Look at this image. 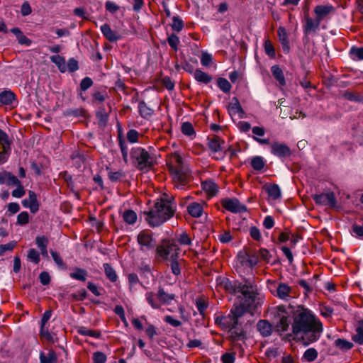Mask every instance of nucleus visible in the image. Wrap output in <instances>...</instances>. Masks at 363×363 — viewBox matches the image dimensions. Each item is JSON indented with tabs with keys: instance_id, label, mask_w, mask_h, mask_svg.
I'll return each instance as SVG.
<instances>
[{
	"instance_id": "obj_31",
	"label": "nucleus",
	"mask_w": 363,
	"mask_h": 363,
	"mask_svg": "<svg viewBox=\"0 0 363 363\" xmlns=\"http://www.w3.org/2000/svg\"><path fill=\"white\" fill-rule=\"evenodd\" d=\"M271 71L274 77L278 81L281 86L286 84V80L282 69L279 65H274L271 68Z\"/></svg>"
},
{
	"instance_id": "obj_24",
	"label": "nucleus",
	"mask_w": 363,
	"mask_h": 363,
	"mask_svg": "<svg viewBox=\"0 0 363 363\" xmlns=\"http://www.w3.org/2000/svg\"><path fill=\"white\" fill-rule=\"evenodd\" d=\"M187 211L191 216L199 218L201 216L203 209L201 203L193 202L188 206Z\"/></svg>"
},
{
	"instance_id": "obj_23",
	"label": "nucleus",
	"mask_w": 363,
	"mask_h": 363,
	"mask_svg": "<svg viewBox=\"0 0 363 363\" xmlns=\"http://www.w3.org/2000/svg\"><path fill=\"white\" fill-rule=\"evenodd\" d=\"M252 132L255 136L253 137L254 140H256L257 143H259L261 145H268L269 144V139H262L259 138L257 136H263L265 134V130L263 127L259 126H255L252 129Z\"/></svg>"
},
{
	"instance_id": "obj_59",
	"label": "nucleus",
	"mask_w": 363,
	"mask_h": 363,
	"mask_svg": "<svg viewBox=\"0 0 363 363\" xmlns=\"http://www.w3.org/2000/svg\"><path fill=\"white\" fill-rule=\"evenodd\" d=\"M16 245V242L11 241L4 245H0V256H2L6 251H12Z\"/></svg>"
},
{
	"instance_id": "obj_52",
	"label": "nucleus",
	"mask_w": 363,
	"mask_h": 363,
	"mask_svg": "<svg viewBox=\"0 0 363 363\" xmlns=\"http://www.w3.org/2000/svg\"><path fill=\"white\" fill-rule=\"evenodd\" d=\"M178 242L182 245H191V240L189 235L186 233H182L178 235L177 238Z\"/></svg>"
},
{
	"instance_id": "obj_55",
	"label": "nucleus",
	"mask_w": 363,
	"mask_h": 363,
	"mask_svg": "<svg viewBox=\"0 0 363 363\" xmlns=\"http://www.w3.org/2000/svg\"><path fill=\"white\" fill-rule=\"evenodd\" d=\"M172 28L173 30L179 32L183 28V21L178 16H174L172 18Z\"/></svg>"
},
{
	"instance_id": "obj_36",
	"label": "nucleus",
	"mask_w": 363,
	"mask_h": 363,
	"mask_svg": "<svg viewBox=\"0 0 363 363\" xmlns=\"http://www.w3.org/2000/svg\"><path fill=\"white\" fill-rule=\"evenodd\" d=\"M352 340L359 345L363 344V320L358 322L356 334L352 336Z\"/></svg>"
},
{
	"instance_id": "obj_42",
	"label": "nucleus",
	"mask_w": 363,
	"mask_h": 363,
	"mask_svg": "<svg viewBox=\"0 0 363 363\" xmlns=\"http://www.w3.org/2000/svg\"><path fill=\"white\" fill-rule=\"evenodd\" d=\"M125 177V174L122 170L116 172L109 171L108 172V177L112 182H118L121 181Z\"/></svg>"
},
{
	"instance_id": "obj_37",
	"label": "nucleus",
	"mask_w": 363,
	"mask_h": 363,
	"mask_svg": "<svg viewBox=\"0 0 363 363\" xmlns=\"http://www.w3.org/2000/svg\"><path fill=\"white\" fill-rule=\"evenodd\" d=\"M202 189L211 196H214L218 192L217 185L212 181H205L201 184Z\"/></svg>"
},
{
	"instance_id": "obj_45",
	"label": "nucleus",
	"mask_w": 363,
	"mask_h": 363,
	"mask_svg": "<svg viewBox=\"0 0 363 363\" xmlns=\"http://www.w3.org/2000/svg\"><path fill=\"white\" fill-rule=\"evenodd\" d=\"M350 55L352 59L354 60H363V47H352Z\"/></svg>"
},
{
	"instance_id": "obj_32",
	"label": "nucleus",
	"mask_w": 363,
	"mask_h": 363,
	"mask_svg": "<svg viewBox=\"0 0 363 363\" xmlns=\"http://www.w3.org/2000/svg\"><path fill=\"white\" fill-rule=\"evenodd\" d=\"M96 116L100 126H105L106 125L108 120V114L104 106L99 108L96 113Z\"/></svg>"
},
{
	"instance_id": "obj_28",
	"label": "nucleus",
	"mask_w": 363,
	"mask_h": 363,
	"mask_svg": "<svg viewBox=\"0 0 363 363\" xmlns=\"http://www.w3.org/2000/svg\"><path fill=\"white\" fill-rule=\"evenodd\" d=\"M174 298L175 295L174 294H168L161 287L157 294V298L164 304L169 303Z\"/></svg>"
},
{
	"instance_id": "obj_35",
	"label": "nucleus",
	"mask_w": 363,
	"mask_h": 363,
	"mask_svg": "<svg viewBox=\"0 0 363 363\" xmlns=\"http://www.w3.org/2000/svg\"><path fill=\"white\" fill-rule=\"evenodd\" d=\"M178 252H173L171 255V270L172 272L178 276L181 274V268L179 262L177 261Z\"/></svg>"
},
{
	"instance_id": "obj_2",
	"label": "nucleus",
	"mask_w": 363,
	"mask_h": 363,
	"mask_svg": "<svg viewBox=\"0 0 363 363\" xmlns=\"http://www.w3.org/2000/svg\"><path fill=\"white\" fill-rule=\"evenodd\" d=\"M246 312L247 308L244 304L234 305L227 315L216 318L215 323L230 333V338L233 342L242 340L245 337V333L240 319Z\"/></svg>"
},
{
	"instance_id": "obj_16",
	"label": "nucleus",
	"mask_w": 363,
	"mask_h": 363,
	"mask_svg": "<svg viewBox=\"0 0 363 363\" xmlns=\"http://www.w3.org/2000/svg\"><path fill=\"white\" fill-rule=\"evenodd\" d=\"M256 328L263 337H269L274 330L273 325L267 320H259L256 325Z\"/></svg>"
},
{
	"instance_id": "obj_49",
	"label": "nucleus",
	"mask_w": 363,
	"mask_h": 363,
	"mask_svg": "<svg viewBox=\"0 0 363 363\" xmlns=\"http://www.w3.org/2000/svg\"><path fill=\"white\" fill-rule=\"evenodd\" d=\"M145 297L147 303L151 306L152 308L155 309H158L160 308L161 306L159 303V302L156 300L153 292H147L145 294Z\"/></svg>"
},
{
	"instance_id": "obj_12",
	"label": "nucleus",
	"mask_w": 363,
	"mask_h": 363,
	"mask_svg": "<svg viewBox=\"0 0 363 363\" xmlns=\"http://www.w3.org/2000/svg\"><path fill=\"white\" fill-rule=\"evenodd\" d=\"M304 19L303 30L305 35L315 33L319 30L320 22L315 17L313 18L308 13H305Z\"/></svg>"
},
{
	"instance_id": "obj_5",
	"label": "nucleus",
	"mask_w": 363,
	"mask_h": 363,
	"mask_svg": "<svg viewBox=\"0 0 363 363\" xmlns=\"http://www.w3.org/2000/svg\"><path fill=\"white\" fill-rule=\"evenodd\" d=\"M220 285L230 294H242L243 298L245 299L247 306L251 305L255 300L257 295L256 286L248 281H244L243 282L232 281L228 278H223L220 282Z\"/></svg>"
},
{
	"instance_id": "obj_14",
	"label": "nucleus",
	"mask_w": 363,
	"mask_h": 363,
	"mask_svg": "<svg viewBox=\"0 0 363 363\" xmlns=\"http://www.w3.org/2000/svg\"><path fill=\"white\" fill-rule=\"evenodd\" d=\"M207 140L208 147L212 152H219L223 151L225 148V141L216 135L208 136Z\"/></svg>"
},
{
	"instance_id": "obj_60",
	"label": "nucleus",
	"mask_w": 363,
	"mask_h": 363,
	"mask_svg": "<svg viewBox=\"0 0 363 363\" xmlns=\"http://www.w3.org/2000/svg\"><path fill=\"white\" fill-rule=\"evenodd\" d=\"M29 222V215L28 212L23 211L17 216V223L21 225L27 224Z\"/></svg>"
},
{
	"instance_id": "obj_3",
	"label": "nucleus",
	"mask_w": 363,
	"mask_h": 363,
	"mask_svg": "<svg viewBox=\"0 0 363 363\" xmlns=\"http://www.w3.org/2000/svg\"><path fill=\"white\" fill-rule=\"evenodd\" d=\"M176 204L169 199H157L153 206L147 211H144L145 220L151 227H157L169 220L174 215Z\"/></svg>"
},
{
	"instance_id": "obj_63",
	"label": "nucleus",
	"mask_w": 363,
	"mask_h": 363,
	"mask_svg": "<svg viewBox=\"0 0 363 363\" xmlns=\"http://www.w3.org/2000/svg\"><path fill=\"white\" fill-rule=\"evenodd\" d=\"M258 263V257L255 255H247L246 266L250 268L254 267Z\"/></svg>"
},
{
	"instance_id": "obj_39",
	"label": "nucleus",
	"mask_w": 363,
	"mask_h": 363,
	"mask_svg": "<svg viewBox=\"0 0 363 363\" xmlns=\"http://www.w3.org/2000/svg\"><path fill=\"white\" fill-rule=\"evenodd\" d=\"M334 345L335 347H337V348H339L340 350H341L342 351L350 350L353 347L352 342H351L347 340L341 339V338L337 339L335 341Z\"/></svg>"
},
{
	"instance_id": "obj_47",
	"label": "nucleus",
	"mask_w": 363,
	"mask_h": 363,
	"mask_svg": "<svg viewBox=\"0 0 363 363\" xmlns=\"http://www.w3.org/2000/svg\"><path fill=\"white\" fill-rule=\"evenodd\" d=\"M217 85L224 93H229L232 88L230 83L226 79L222 77L218 79Z\"/></svg>"
},
{
	"instance_id": "obj_9",
	"label": "nucleus",
	"mask_w": 363,
	"mask_h": 363,
	"mask_svg": "<svg viewBox=\"0 0 363 363\" xmlns=\"http://www.w3.org/2000/svg\"><path fill=\"white\" fill-rule=\"evenodd\" d=\"M220 203L223 208L232 213H243L247 211L246 206L242 204L236 198H225L221 200Z\"/></svg>"
},
{
	"instance_id": "obj_53",
	"label": "nucleus",
	"mask_w": 363,
	"mask_h": 363,
	"mask_svg": "<svg viewBox=\"0 0 363 363\" xmlns=\"http://www.w3.org/2000/svg\"><path fill=\"white\" fill-rule=\"evenodd\" d=\"M28 259L30 260L31 262L38 264L39 263L40 259V255L38 252L35 249H30L28 252Z\"/></svg>"
},
{
	"instance_id": "obj_43",
	"label": "nucleus",
	"mask_w": 363,
	"mask_h": 363,
	"mask_svg": "<svg viewBox=\"0 0 363 363\" xmlns=\"http://www.w3.org/2000/svg\"><path fill=\"white\" fill-rule=\"evenodd\" d=\"M251 166L256 171L262 170L264 167V161L261 156H255L251 160Z\"/></svg>"
},
{
	"instance_id": "obj_57",
	"label": "nucleus",
	"mask_w": 363,
	"mask_h": 363,
	"mask_svg": "<svg viewBox=\"0 0 363 363\" xmlns=\"http://www.w3.org/2000/svg\"><path fill=\"white\" fill-rule=\"evenodd\" d=\"M66 66L67 71L69 72H74L79 69L78 61L73 57L69 59Z\"/></svg>"
},
{
	"instance_id": "obj_20",
	"label": "nucleus",
	"mask_w": 363,
	"mask_h": 363,
	"mask_svg": "<svg viewBox=\"0 0 363 363\" xmlns=\"http://www.w3.org/2000/svg\"><path fill=\"white\" fill-rule=\"evenodd\" d=\"M277 35L279 42L281 44L283 52L284 53H289L290 51V46L286 30L284 27H279L277 30Z\"/></svg>"
},
{
	"instance_id": "obj_54",
	"label": "nucleus",
	"mask_w": 363,
	"mask_h": 363,
	"mask_svg": "<svg viewBox=\"0 0 363 363\" xmlns=\"http://www.w3.org/2000/svg\"><path fill=\"white\" fill-rule=\"evenodd\" d=\"M139 133L136 130L130 129L127 132L126 138L128 142L135 143L138 141Z\"/></svg>"
},
{
	"instance_id": "obj_8",
	"label": "nucleus",
	"mask_w": 363,
	"mask_h": 363,
	"mask_svg": "<svg viewBox=\"0 0 363 363\" xmlns=\"http://www.w3.org/2000/svg\"><path fill=\"white\" fill-rule=\"evenodd\" d=\"M140 250L143 252H147L156 247V240L151 234L146 231H141L137 237Z\"/></svg>"
},
{
	"instance_id": "obj_6",
	"label": "nucleus",
	"mask_w": 363,
	"mask_h": 363,
	"mask_svg": "<svg viewBox=\"0 0 363 363\" xmlns=\"http://www.w3.org/2000/svg\"><path fill=\"white\" fill-rule=\"evenodd\" d=\"M133 164L140 170L152 168L156 163L155 157L145 148L134 147L130 152Z\"/></svg>"
},
{
	"instance_id": "obj_29",
	"label": "nucleus",
	"mask_w": 363,
	"mask_h": 363,
	"mask_svg": "<svg viewBox=\"0 0 363 363\" xmlns=\"http://www.w3.org/2000/svg\"><path fill=\"white\" fill-rule=\"evenodd\" d=\"M51 62L54 63L62 73L67 72L66 62L64 57L60 55H52L50 57Z\"/></svg>"
},
{
	"instance_id": "obj_56",
	"label": "nucleus",
	"mask_w": 363,
	"mask_h": 363,
	"mask_svg": "<svg viewBox=\"0 0 363 363\" xmlns=\"http://www.w3.org/2000/svg\"><path fill=\"white\" fill-rule=\"evenodd\" d=\"M40 335L41 337L46 339L49 342H54L52 335L50 333L48 328L45 325H43H43L40 326Z\"/></svg>"
},
{
	"instance_id": "obj_33",
	"label": "nucleus",
	"mask_w": 363,
	"mask_h": 363,
	"mask_svg": "<svg viewBox=\"0 0 363 363\" xmlns=\"http://www.w3.org/2000/svg\"><path fill=\"white\" fill-rule=\"evenodd\" d=\"M122 216L123 220L129 225L135 224L138 219L137 213L131 209L125 210Z\"/></svg>"
},
{
	"instance_id": "obj_21",
	"label": "nucleus",
	"mask_w": 363,
	"mask_h": 363,
	"mask_svg": "<svg viewBox=\"0 0 363 363\" xmlns=\"http://www.w3.org/2000/svg\"><path fill=\"white\" fill-rule=\"evenodd\" d=\"M264 189L267 193L268 196L274 200H277L280 198L281 190L277 184H267L264 186Z\"/></svg>"
},
{
	"instance_id": "obj_25",
	"label": "nucleus",
	"mask_w": 363,
	"mask_h": 363,
	"mask_svg": "<svg viewBox=\"0 0 363 363\" xmlns=\"http://www.w3.org/2000/svg\"><path fill=\"white\" fill-rule=\"evenodd\" d=\"M118 145L121 152L123 160L125 164L128 163V147L125 138L119 134L118 136Z\"/></svg>"
},
{
	"instance_id": "obj_40",
	"label": "nucleus",
	"mask_w": 363,
	"mask_h": 363,
	"mask_svg": "<svg viewBox=\"0 0 363 363\" xmlns=\"http://www.w3.org/2000/svg\"><path fill=\"white\" fill-rule=\"evenodd\" d=\"M69 276L74 279L85 281L87 272L82 268H76L74 272L69 274Z\"/></svg>"
},
{
	"instance_id": "obj_30",
	"label": "nucleus",
	"mask_w": 363,
	"mask_h": 363,
	"mask_svg": "<svg viewBox=\"0 0 363 363\" xmlns=\"http://www.w3.org/2000/svg\"><path fill=\"white\" fill-rule=\"evenodd\" d=\"M194 77L197 82L206 84L210 83L213 79L211 75L199 69L195 70L194 73Z\"/></svg>"
},
{
	"instance_id": "obj_13",
	"label": "nucleus",
	"mask_w": 363,
	"mask_h": 363,
	"mask_svg": "<svg viewBox=\"0 0 363 363\" xmlns=\"http://www.w3.org/2000/svg\"><path fill=\"white\" fill-rule=\"evenodd\" d=\"M271 152L279 158L289 157L291 155V151L288 145L278 142L272 144Z\"/></svg>"
},
{
	"instance_id": "obj_50",
	"label": "nucleus",
	"mask_w": 363,
	"mask_h": 363,
	"mask_svg": "<svg viewBox=\"0 0 363 363\" xmlns=\"http://www.w3.org/2000/svg\"><path fill=\"white\" fill-rule=\"evenodd\" d=\"M169 46L177 52L178 50V45L180 42L179 37L175 34H171L167 39Z\"/></svg>"
},
{
	"instance_id": "obj_11",
	"label": "nucleus",
	"mask_w": 363,
	"mask_h": 363,
	"mask_svg": "<svg viewBox=\"0 0 363 363\" xmlns=\"http://www.w3.org/2000/svg\"><path fill=\"white\" fill-rule=\"evenodd\" d=\"M312 198L315 203L318 205L328 206L330 208H335L337 201L335 194L333 191H329L325 194H313Z\"/></svg>"
},
{
	"instance_id": "obj_15",
	"label": "nucleus",
	"mask_w": 363,
	"mask_h": 363,
	"mask_svg": "<svg viewBox=\"0 0 363 363\" xmlns=\"http://www.w3.org/2000/svg\"><path fill=\"white\" fill-rule=\"evenodd\" d=\"M334 11V7L331 5H318L313 9L315 17L320 23Z\"/></svg>"
},
{
	"instance_id": "obj_4",
	"label": "nucleus",
	"mask_w": 363,
	"mask_h": 363,
	"mask_svg": "<svg viewBox=\"0 0 363 363\" xmlns=\"http://www.w3.org/2000/svg\"><path fill=\"white\" fill-rule=\"evenodd\" d=\"M171 172L175 187L182 189L190 179V172L183 162L182 157L177 152L172 154L167 162Z\"/></svg>"
},
{
	"instance_id": "obj_17",
	"label": "nucleus",
	"mask_w": 363,
	"mask_h": 363,
	"mask_svg": "<svg viewBox=\"0 0 363 363\" xmlns=\"http://www.w3.org/2000/svg\"><path fill=\"white\" fill-rule=\"evenodd\" d=\"M0 103L11 106L17 105V99L16 94L11 90H4L0 92Z\"/></svg>"
},
{
	"instance_id": "obj_61",
	"label": "nucleus",
	"mask_w": 363,
	"mask_h": 363,
	"mask_svg": "<svg viewBox=\"0 0 363 363\" xmlns=\"http://www.w3.org/2000/svg\"><path fill=\"white\" fill-rule=\"evenodd\" d=\"M50 254L52 255L53 260L57 264L58 267L62 268H66V265L58 252L51 250Z\"/></svg>"
},
{
	"instance_id": "obj_62",
	"label": "nucleus",
	"mask_w": 363,
	"mask_h": 363,
	"mask_svg": "<svg viewBox=\"0 0 363 363\" xmlns=\"http://www.w3.org/2000/svg\"><path fill=\"white\" fill-rule=\"evenodd\" d=\"M106 354L101 352L98 351L93 354L94 363H106Z\"/></svg>"
},
{
	"instance_id": "obj_10",
	"label": "nucleus",
	"mask_w": 363,
	"mask_h": 363,
	"mask_svg": "<svg viewBox=\"0 0 363 363\" xmlns=\"http://www.w3.org/2000/svg\"><path fill=\"white\" fill-rule=\"evenodd\" d=\"M177 250H179L177 245L170 240H164L156 247L157 254L163 259H167L169 255L173 254L172 252H177Z\"/></svg>"
},
{
	"instance_id": "obj_41",
	"label": "nucleus",
	"mask_w": 363,
	"mask_h": 363,
	"mask_svg": "<svg viewBox=\"0 0 363 363\" xmlns=\"http://www.w3.org/2000/svg\"><path fill=\"white\" fill-rule=\"evenodd\" d=\"M342 96L351 101L362 102L363 101V96L357 92L346 91L342 94Z\"/></svg>"
},
{
	"instance_id": "obj_22",
	"label": "nucleus",
	"mask_w": 363,
	"mask_h": 363,
	"mask_svg": "<svg viewBox=\"0 0 363 363\" xmlns=\"http://www.w3.org/2000/svg\"><path fill=\"white\" fill-rule=\"evenodd\" d=\"M291 288L286 283H280L277 288V296L285 300L290 297Z\"/></svg>"
},
{
	"instance_id": "obj_19",
	"label": "nucleus",
	"mask_w": 363,
	"mask_h": 363,
	"mask_svg": "<svg viewBox=\"0 0 363 363\" xmlns=\"http://www.w3.org/2000/svg\"><path fill=\"white\" fill-rule=\"evenodd\" d=\"M100 29L103 35L111 43L116 42L121 38L120 35L113 31L107 23L102 25Z\"/></svg>"
},
{
	"instance_id": "obj_58",
	"label": "nucleus",
	"mask_w": 363,
	"mask_h": 363,
	"mask_svg": "<svg viewBox=\"0 0 363 363\" xmlns=\"http://www.w3.org/2000/svg\"><path fill=\"white\" fill-rule=\"evenodd\" d=\"M60 175L62 176V179L65 180V182L67 183V186L72 190L74 191V182L72 180V177L69 174L67 173V172L65 171L62 173H60Z\"/></svg>"
},
{
	"instance_id": "obj_27",
	"label": "nucleus",
	"mask_w": 363,
	"mask_h": 363,
	"mask_svg": "<svg viewBox=\"0 0 363 363\" xmlns=\"http://www.w3.org/2000/svg\"><path fill=\"white\" fill-rule=\"evenodd\" d=\"M57 354L52 350H50L46 354L43 352L40 354V363H57Z\"/></svg>"
},
{
	"instance_id": "obj_38",
	"label": "nucleus",
	"mask_w": 363,
	"mask_h": 363,
	"mask_svg": "<svg viewBox=\"0 0 363 363\" xmlns=\"http://www.w3.org/2000/svg\"><path fill=\"white\" fill-rule=\"evenodd\" d=\"M104 269L106 277L111 281L116 282L118 279V276L116 270L108 263L104 264Z\"/></svg>"
},
{
	"instance_id": "obj_26",
	"label": "nucleus",
	"mask_w": 363,
	"mask_h": 363,
	"mask_svg": "<svg viewBox=\"0 0 363 363\" xmlns=\"http://www.w3.org/2000/svg\"><path fill=\"white\" fill-rule=\"evenodd\" d=\"M138 112L142 118H148L152 116L154 111L144 101H141L138 104Z\"/></svg>"
},
{
	"instance_id": "obj_7",
	"label": "nucleus",
	"mask_w": 363,
	"mask_h": 363,
	"mask_svg": "<svg viewBox=\"0 0 363 363\" xmlns=\"http://www.w3.org/2000/svg\"><path fill=\"white\" fill-rule=\"evenodd\" d=\"M277 315L279 320L275 324L274 330L279 333L286 332L290 326V320L289 319V312L286 311L285 306L277 307Z\"/></svg>"
},
{
	"instance_id": "obj_18",
	"label": "nucleus",
	"mask_w": 363,
	"mask_h": 363,
	"mask_svg": "<svg viewBox=\"0 0 363 363\" xmlns=\"http://www.w3.org/2000/svg\"><path fill=\"white\" fill-rule=\"evenodd\" d=\"M28 196L29 200H23L22 205L25 208H29L33 213H35L39 209V203L38 201L36 194L34 191H29Z\"/></svg>"
},
{
	"instance_id": "obj_51",
	"label": "nucleus",
	"mask_w": 363,
	"mask_h": 363,
	"mask_svg": "<svg viewBox=\"0 0 363 363\" xmlns=\"http://www.w3.org/2000/svg\"><path fill=\"white\" fill-rule=\"evenodd\" d=\"M264 50L266 54L272 58L276 56L275 50L273 45L269 40H266L264 42Z\"/></svg>"
},
{
	"instance_id": "obj_48",
	"label": "nucleus",
	"mask_w": 363,
	"mask_h": 363,
	"mask_svg": "<svg viewBox=\"0 0 363 363\" xmlns=\"http://www.w3.org/2000/svg\"><path fill=\"white\" fill-rule=\"evenodd\" d=\"M182 132L184 135L187 136L195 135V130L193 125L190 122H184L182 124Z\"/></svg>"
},
{
	"instance_id": "obj_44",
	"label": "nucleus",
	"mask_w": 363,
	"mask_h": 363,
	"mask_svg": "<svg viewBox=\"0 0 363 363\" xmlns=\"http://www.w3.org/2000/svg\"><path fill=\"white\" fill-rule=\"evenodd\" d=\"M318 355V351L315 348L311 347L304 352L303 359L306 362H313L317 359Z\"/></svg>"
},
{
	"instance_id": "obj_34",
	"label": "nucleus",
	"mask_w": 363,
	"mask_h": 363,
	"mask_svg": "<svg viewBox=\"0 0 363 363\" xmlns=\"http://www.w3.org/2000/svg\"><path fill=\"white\" fill-rule=\"evenodd\" d=\"M77 333L81 335L90 336L95 338H99L101 335L99 330H89L84 326L78 327Z\"/></svg>"
},
{
	"instance_id": "obj_1",
	"label": "nucleus",
	"mask_w": 363,
	"mask_h": 363,
	"mask_svg": "<svg viewBox=\"0 0 363 363\" xmlns=\"http://www.w3.org/2000/svg\"><path fill=\"white\" fill-rule=\"evenodd\" d=\"M292 333L298 336L304 346L319 340L323 330L320 320L308 308L298 306L293 311Z\"/></svg>"
},
{
	"instance_id": "obj_64",
	"label": "nucleus",
	"mask_w": 363,
	"mask_h": 363,
	"mask_svg": "<svg viewBox=\"0 0 363 363\" xmlns=\"http://www.w3.org/2000/svg\"><path fill=\"white\" fill-rule=\"evenodd\" d=\"M234 352H226L221 357V361L223 363H234L235 357Z\"/></svg>"
},
{
	"instance_id": "obj_46",
	"label": "nucleus",
	"mask_w": 363,
	"mask_h": 363,
	"mask_svg": "<svg viewBox=\"0 0 363 363\" xmlns=\"http://www.w3.org/2000/svg\"><path fill=\"white\" fill-rule=\"evenodd\" d=\"M233 101L234 102H233L230 105V111L233 113V114H236V113H240V118L242 117V115L244 114V111H243V109L238 101V99L235 97H234L233 99Z\"/></svg>"
}]
</instances>
